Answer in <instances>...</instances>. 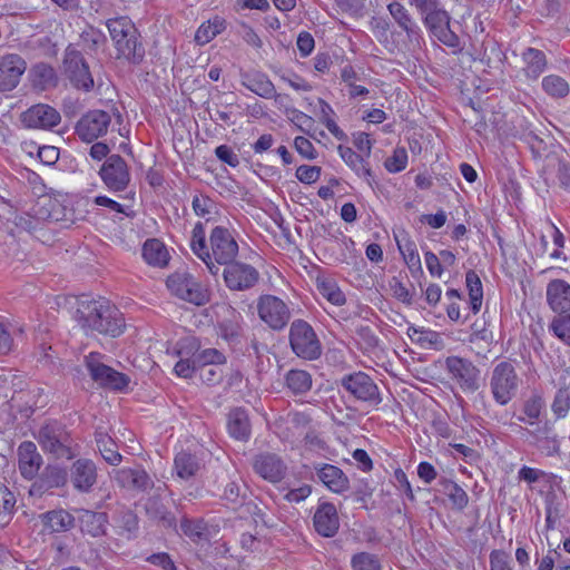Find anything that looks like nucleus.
Instances as JSON below:
<instances>
[{
    "mask_svg": "<svg viewBox=\"0 0 570 570\" xmlns=\"http://www.w3.org/2000/svg\"><path fill=\"white\" fill-rule=\"evenodd\" d=\"M77 320L81 327L96 331L111 337L119 336L125 328L120 311L105 297L83 296L77 308Z\"/></svg>",
    "mask_w": 570,
    "mask_h": 570,
    "instance_id": "f257e3e1",
    "label": "nucleus"
},
{
    "mask_svg": "<svg viewBox=\"0 0 570 570\" xmlns=\"http://www.w3.org/2000/svg\"><path fill=\"white\" fill-rule=\"evenodd\" d=\"M106 24L118 58L139 63L144 59L145 48L138 40V31L131 20L128 17H118L109 19Z\"/></svg>",
    "mask_w": 570,
    "mask_h": 570,
    "instance_id": "f03ea898",
    "label": "nucleus"
},
{
    "mask_svg": "<svg viewBox=\"0 0 570 570\" xmlns=\"http://www.w3.org/2000/svg\"><path fill=\"white\" fill-rule=\"evenodd\" d=\"M209 259H202L209 273L217 276L220 266L234 262L238 255L239 246L234 234L226 227L216 226L209 235Z\"/></svg>",
    "mask_w": 570,
    "mask_h": 570,
    "instance_id": "7ed1b4c3",
    "label": "nucleus"
},
{
    "mask_svg": "<svg viewBox=\"0 0 570 570\" xmlns=\"http://www.w3.org/2000/svg\"><path fill=\"white\" fill-rule=\"evenodd\" d=\"M444 370L452 384L465 394H473L481 387V370L469 358L448 356Z\"/></svg>",
    "mask_w": 570,
    "mask_h": 570,
    "instance_id": "20e7f679",
    "label": "nucleus"
},
{
    "mask_svg": "<svg viewBox=\"0 0 570 570\" xmlns=\"http://www.w3.org/2000/svg\"><path fill=\"white\" fill-rule=\"evenodd\" d=\"M289 345L299 358L314 361L322 354V344L313 327L303 320H295L289 327Z\"/></svg>",
    "mask_w": 570,
    "mask_h": 570,
    "instance_id": "39448f33",
    "label": "nucleus"
},
{
    "mask_svg": "<svg viewBox=\"0 0 570 570\" xmlns=\"http://www.w3.org/2000/svg\"><path fill=\"white\" fill-rule=\"evenodd\" d=\"M338 384L354 400L370 406H379L382 402L377 384L365 372L357 371L345 374L341 377Z\"/></svg>",
    "mask_w": 570,
    "mask_h": 570,
    "instance_id": "423d86ee",
    "label": "nucleus"
},
{
    "mask_svg": "<svg viewBox=\"0 0 570 570\" xmlns=\"http://www.w3.org/2000/svg\"><path fill=\"white\" fill-rule=\"evenodd\" d=\"M519 382L518 373L511 362L498 363L490 377V389L494 401L500 405L508 404L517 394Z\"/></svg>",
    "mask_w": 570,
    "mask_h": 570,
    "instance_id": "0eeeda50",
    "label": "nucleus"
},
{
    "mask_svg": "<svg viewBox=\"0 0 570 570\" xmlns=\"http://www.w3.org/2000/svg\"><path fill=\"white\" fill-rule=\"evenodd\" d=\"M166 285L171 294L197 306L209 302V292L186 271H177L168 276Z\"/></svg>",
    "mask_w": 570,
    "mask_h": 570,
    "instance_id": "6e6552de",
    "label": "nucleus"
},
{
    "mask_svg": "<svg viewBox=\"0 0 570 570\" xmlns=\"http://www.w3.org/2000/svg\"><path fill=\"white\" fill-rule=\"evenodd\" d=\"M101 357L100 353H90L86 356L85 365L90 377L102 387L124 391L130 382L129 376L104 364Z\"/></svg>",
    "mask_w": 570,
    "mask_h": 570,
    "instance_id": "1a4fd4ad",
    "label": "nucleus"
},
{
    "mask_svg": "<svg viewBox=\"0 0 570 570\" xmlns=\"http://www.w3.org/2000/svg\"><path fill=\"white\" fill-rule=\"evenodd\" d=\"M63 71L71 85L83 91L94 88V78L82 53L71 47L66 49L63 58Z\"/></svg>",
    "mask_w": 570,
    "mask_h": 570,
    "instance_id": "9d476101",
    "label": "nucleus"
},
{
    "mask_svg": "<svg viewBox=\"0 0 570 570\" xmlns=\"http://www.w3.org/2000/svg\"><path fill=\"white\" fill-rule=\"evenodd\" d=\"M222 275L226 287L233 292L248 291L259 281V272L253 265L236 261L226 264Z\"/></svg>",
    "mask_w": 570,
    "mask_h": 570,
    "instance_id": "9b49d317",
    "label": "nucleus"
},
{
    "mask_svg": "<svg viewBox=\"0 0 570 570\" xmlns=\"http://www.w3.org/2000/svg\"><path fill=\"white\" fill-rule=\"evenodd\" d=\"M38 442L41 448L57 458H71V440L67 431L58 423L43 425L38 433Z\"/></svg>",
    "mask_w": 570,
    "mask_h": 570,
    "instance_id": "f8f14e48",
    "label": "nucleus"
},
{
    "mask_svg": "<svg viewBox=\"0 0 570 570\" xmlns=\"http://www.w3.org/2000/svg\"><path fill=\"white\" fill-rule=\"evenodd\" d=\"M111 116L104 110H89L77 121L75 132L81 141L92 142L107 134Z\"/></svg>",
    "mask_w": 570,
    "mask_h": 570,
    "instance_id": "ddd939ff",
    "label": "nucleus"
},
{
    "mask_svg": "<svg viewBox=\"0 0 570 570\" xmlns=\"http://www.w3.org/2000/svg\"><path fill=\"white\" fill-rule=\"evenodd\" d=\"M422 21L425 28L436 40L450 48H459L460 39L451 29V16L443 6L430 13H426L422 17Z\"/></svg>",
    "mask_w": 570,
    "mask_h": 570,
    "instance_id": "4468645a",
    "label": "nucleus"
},
{
    "mask_svg": "<svg viewBox=\"0 0 570 570\" xmlns=\"http://www.w3.org/2000/svg\"><path fill=\"white\" fill-rule=\"evenodd\" d=\"M259 318L273 330H282L291 318L287 305L277 296L263 295L257 302Z\"/></svg>",
    "mask_w": 570,
    "mask_h": 570,
    "instance_id": "2eb2a0df",
    "label": "nucleus"
},
{
    "mask_svg": "<svg viewBox=\"0 0 570 570\" xmlns=\"http://www.w3.org/2000/svg\"><path fill=\"white\" fill-rule=\"evenodd\" d=\"M99 175L111 191H122L130 183V173L126 160L120 155L107 157Z\"/></svg>",
    "mask_w": 570,
    "mask_h": 570,
    "instance_id": "dca6fc26",
    "label": "nucleus"
},
{
    "mask_svg": "<svg viewBox=\"0 0 570 570\" xmlns=\"http://www.w3.org/2000/svg\"><path fill=\"white\" fill-rule=\"evenodd\" d=\"M20 120L26 128L50 130L60 124L61 116L56 108L37 104L23 111Z\"/></svg>",
    "mask_w": 570,
    "mask_h": 570,
    "instance_id": "f3484780",
    "label": "nucleus"
},
{
    "mask_svg": "<svg viewBox=\"0 0 570 570\" xmlns=\"http://www.w3.org/2000/svg\"><path fill=\"white\" fill-rule=\"evenodd\" d=\"M386 9L394 24L405 33L409 42L419 45L422 39V29L405 4L401 0H392Z\"/></svg>",
    "mask_w": 570,
    "mask_h": 570,
    "instance_id": "a211bd4d",
    "label": "nucleus"
},
{
    "mask_svg": "<svg viewBox=\"0 0 570 570\" xmlns=\"http://www.w3.org/2000/svg\"><path fill=\"white\" fill-rule=\"evenodd\" d=\"M168 489L167 484H163L156 489V493L149 497L145 502V512L149 520L158 527L167 530H177V518L161 499V492Z\"/></svg>",
    "mask_w": 570,
    "mask_h": 570,
    "instance_id": "6ab92c4d",
    "label": "nucleus"
},
{
    "mask_svg": "<svg viewBox=\"0 0 570 570\" xmlns=\"http://www.w3.org/2000/svg\"><path fill=\"white\" fill-rule=\"evenodd\" d=\"M253 470L262 479L271 483H277L285 478L287 465L279 455L264 452L254 456Z\"/></svg>",
    "mask_w": 570,
    "mask_h": 570,
    "instance_id": "aec40b11",
    "label": "nucleus"
},
{
    "mask_svg": "<svg viewBox=\"0 0 570 570\" xmlns=\"http://www.w3.org/2000/svg\"><path fill=\"white\" fill-rule=\"evenodd\" d=\"M27 69L26 60L18 53L0 57V92L13 90Z\"/></svg>",
    "mask_w": 570,
    "mask_h": 570,
    "instance_id": "412c9836",
    "label": "nucleus"
},
{
    "mask_svg": "<svg viewBox=\"0 0 570 570\" xmlns=\"http://www.w3.org/2000/svg\"><path fill=\"white\" fill-rule=\"evenodd\" d=\"M117 484L129 491L146 492L154 488V481L142 468H122L115 471Z\"/></svg>",
    "mask_w": 570,
    "mask_h": 570,
    "instance_id": "4be33fe9",
    "label": "nucleus"
},
{
    "mask_svg": "<svg viewBox=\"0 0 570 570\" xmlns=\"http://www.w3.org/2000/svg\"><path fill=\"white\" fill-rule=\"evenodd\" d=\"M519 429L530 435L532 438L531 442L547 455H554L559 452L558 436L548 421H538L532 429H523L522 426H519Z\"/></svg>",
    "mask_w": 570,
    "mask_h": 570,
    "instance_id": "5701e85b",
    "label": "nucleus"
},
{
    "mask_svg": "<svg viewBox=\"0 0 570 570\" xmlns=\"http://www.w3.org/2000/svg\"><path fill=\"white\" fill-rule=\"evenodd\" d=\"M313 524L315 531L324 538H333L340 529V518L333 503L322 502L318 504Z\"/></svg>",
    "mask_w": 570,
    "mask_h": 570,
    "instance_id": "b1692460",
    "label": "nucleus"
},
{
    "mask_svg": "<svg viewBox=\"0 0 570 570\" xmlns=\"http://www.w3.org/2000/svg\"><path fill=\"white\" fill-rule=\"evenodd\" d=\"M549 307L558 314L570 313V284L563 279H551L546 289Z\"/></svg>",
    "mask_w": 570,
    "mask_h": 570,
    "instance_id": "393cba45",
    "label": "nucleus"
},
{
    "mask_svg": "<svg viewBox=\"0 0 570 570\" xmlns=\"http://www.w3.org/2000/svg\"><path fill=\"white\" fill-rule=\"evenodd\" d=\"M72 485L80 492H89L97 481L95 463L88 459H78L73 462L70 472Z\"/></svg>",
    "mask_w": 570,
    "mask_h": 570,
    "instance_id": "a878e982",
    "label": "nucleus"
},
{
    "mask_svg": "<svg viewBox=\"0 0 570 570\" xmlns=\"http://www.w3.org/2000/svg\"><path fill=\"white\" fill-rule=\"evenodd\" d=\"M314 469L318 480L332 492L343 493L348 490V479L338 466L322 463L315 464Z\"/></svg>",
    "mask_w": 570,
    "mask_h": 570,
    "instance_id": "bb28decb",
    "label": "nucleus"
},
{
    "mask_svg": "<svg viewBox=\"0 0 570 570\" xmlns=\"http://www.w3.org/2000/svg\"><path fill=\"white\" fill-rule=\"evenodd\" d=\"M19 470L24 479L31 480L41 466L42 459L31 441L22 442L18 448Z\"/></svg>",
    "mask_w": 570,
    "mask_h": 570,
    "instance_id": "cd10ccee",
    "label": "nucleus"
},
{
    "mask_svg": "<svg viewBox=\"0 0 570 570\" xmlns=\"http://www.w3.org/2000/svg\"><path fill=\"white\" fill-rule=\"evenodd\" d=\"M242 85L255 95L272 99L275 96V86L269 77L259 70L240 72Z\"/></svg>",
    "mask_w": 570,
    "mask_h": 570,
    "instance_id": "c85d7f7f",
    "label": "nucleus"
},
{
    "mask_svg": "<svg viewBox=\"0 0 570 570\" xmlns=\"http://www.w3.org/2000/svg\"><path fill=\"white\" fill-rule=\"evenodd\" d=\"M77 519L82 533L92 538L106 534L107 513L81 509L78 511Z\"/></svg>",
    "mask_w": 570,
    "mask_h": 570,
    "instance_id": "c756f323",
    "label": "nucleus"
},
{
    "mask_svg": "<svg viewBox=\"0 0 570 570\" xmlns=\"http://www.w3.org/2000/svg\"><path fill=\"white\" fill-rule=\"evenodd\" d=\"M522 72L530 80H537L547 69L548 60L543 51L529 47L522 55Z\"/></svg>",
    "mask_w": 570,
    "mask_h": 570,
    "instance_id": "7c9ffc66",
    "label": "nucleus"
},
{
    "mask_svg": "<svg viewBox=\"0 0 570 570\" xmlns=\"http://www.w3.org/2000/svg\"><path fill=\"white\" fill-rule=\"evenodd\" d=\"M227 429L232 438L247 441L250 438V422L247 411L243 407L230 410L227 415Z\"/></svg>",
    "mask_w": 570,
    "mask_h": 570,
    "instance_id": "2f4dec72",
    "label": "nucleus"
},
{
    "mask_svg": "<svg viewBox=\"0 0 570 570\" xmlns=\"http://www.w3.org/2000/svg\"><path fill=\"white\" fill-rule=\"evenodd\" d=\"M337 151L343 159V161L357 175L366 178L370 183V178L372 177V170L370 168L367 158L365 155H360L354 151L351 147H346L340 145L337 147Z\"/></svg>",
    "mask_w": 570,
    "mask_h": 570,
    "instance_id": "473e14b6",
    "label": "nucleus"
},
{
    "mask_svg": "<svg viewBox=\"0 0 570 570\" xmlns=\"http://www.w3.org/2000/svg\"><path fill=\"white\" fill-rule=\"evenodd\" d=\"M202 468L200 461L195 454L181 451L174 459V474L181 480H190L196 476Z\"/></svg>",
    "mask_w": 570,
    "mask_h": 570,
    "instance_id": "72a5a7b5",
    "label": "nucleus"
},
{
    "mask_svg": "<svg viewBox=\"0 0 570 570\" xmlns=\"http://www.w3.org/2000/svg\"><path fill=\"white\" fill-rule=\"evenodd\" d=\"M316 288L324 298L335 306H342L346 302L344 293L332 277L318 275L316 277Z\"/></svg>",
    "mask_w": 570,
    "mask_h": 570,
    "instance_id": "f704fd0d",
    "label": "nucleus"
},
{
    "mask_svg": "<svg viewBox=\"0 0 570 570\" xmlns=\"http://www.w3.org/2000/svg\"><path fill=\"white\" fill-rule=\"evenodd\" d=\"M144 259L153 266L164 267L169 261V254L165 245L156 239H147L142 247Z\"/></svg>",
    "mask_w": 570,
    "mask_h": 570,
    "instance_id": "c9c22d12",
    "label": "nucleus"
},
{
    "mask_svg": "<svg viewBox=\"0 0 570 570\" xmlns=\"http://www.w3.org/2000/svg\"><path fill=\"white\" fill-rule=\"evenodd\" d=\"M117 533L130 540L136 537L138 531V517L137 514L127 509L119 510L115 517Z\"/></svg>",
    "mask_w": 570,
    "mask_h": 570,
    "instance_id": "e433bc0d",
    "label": "nucleus"
},
{
    "mask_svg": "<svg viewBox=\"0 0 570 570\" xmlns=\"http://www.w3.org/2000/svg\"><path fill=\"white\" fill-rule=\"evenodd\" d=\"M312 382L311 374L304 370H289L285 375V384L295 395L307 393L312 389Z\"/></svg>",
    "mask_w": 570,
    "mask_h": 570,
    "instance_id": "4c0bfd02",
    "label": "nucleus"
},
{
    "mask_svg": "<svg viewBox=\"0 0 570 570\" xmlns=\"http://www.w3.org/2000/svg\"><path fill=\"white\" fill-rule=\"evenodd\" d=\"M542 90L553 99H563L570 92L569 82L559 75H548L542 78Z\"/></svg>",
    "mask_w": 570,
    "mask_h": 570,
    "instance_id": "58836bf2",
    "label": "nucleus"
},
{
    "mask_svg": "<svg viewBox=\"0 0 570 570\" xmlns=\"http://www.w3.org/2000/svg\"><path fill=\"white\" fill-rule=\"evenodd\" d=\"M31 77L35 87L40 89H48L55 87L57 83V75L55 69L48 63H37L31 69Z\"/></svg>",
    "mask_w": 570,
    "mask_h": 570,
    "instance_id": "ea45409f",
    "label": "nucleus"
},
{
    "mask_svg": "<svg viewBox=\"0 0 570 570\" xmlns=\"http://www.w3.org/2000/svg\"><path fill=\"white\" fill-rule=\"evenodd\" d=\"M465 283L469 289L470 306L474 314H476L482 305L483 288L482 283L475 271L470 269L465 274Z\"/></svg>",
    "mask_w": 570,
    "mask_h": 570,
    "instance_id": "a19ab883",
    "label": "nucleus"
},
{
    "mask_svg": "<svg viewBox=\"0 0 570 570\" xmlns=\"http://www.w3.org/2000/svg\"><path fill=\"white\" fill-rule=\"evenodd\" d=\"M397 248L403 256L405 264L412 274L420 272L422 273L421 258L413 240L405 238L403 240H396Z\"/></svg>",
    "mask_w": 570,
    "mask_h": 570,
    "instance_id": "79ce46f5",
    "label": "nucleus"
},
{
    "mask_svg": "<svg viewBox=\"0 0 570 570\" xmlns=\"http://www.w3.org/2000/svg\"><path fill=\"white\" fill-rule=\"evenodd\" d=\"M225 29V20L215 17L202 23L195 33V41L198 45H206Z\"/></svg>",
    "mask_w": 570,
    "mask_h": 570,
    "instance_id": "37998d69",
    "label": "nucleus"
},
{
    "mask_svg": "<svg viewBox=\"0 0 570 570\" xmlns=\"http://www.w3.org/2000/svg\"><path fill=\"white\" fill-rule=\"evenodd\" d=\"M46 524L52 532H63L73 527L75 518L65 510L49 511L45 515Z\"/></svg>",
    "mask_w": 570,
    "mask_h": 570,
    "instance_id": "c03bdc74",
    "label": "nucleus"
},
{
    "mask_svg": "<svg viewBox=\"0 0 570 570\" xmlns=\"http://www.w3.org/2000/svg\"><path fill=\"white\" fill-rule=\"evenodd\" d=\"M96 441L98 450L107 463L116 466L121 462L122 456L118 452L117 444L111 438L104 434H99Z\"/></svg>",
    "mask_w": 570,
    "mask_h": 570,
    "instance_id": "a18cd8bd",
    "label": "nucleus"
},
{
    "mask_svg": "<svg viewBox=\"0 0 570 570\" xmlns=\"http://www.w3.org/2000/svg\"><path fill=\"white\" fill-rule=\"evenodd\" d=\"M190 248L198 258L209 259V248L206 243L205 227L200 222L196 223L193 228Z\"/></svg>",
    "mask_w": 570,
    "mask_h": 570,
    "instance_id": "49530a36",
    "label": "nucleus"
},
{
    "mask_svg": "<svg viewBox=\"0 0 570 570\" xmlns=\"http://www.w3.org/2000/svg\"><path fill=\"white\" fill-rule=\"evenodd\" d=\"M353 570H382L377 556L368 552L355 553L351 559Z\"/></svg>",
    "mask_w": 570,
    "mask_h": 570,
    "instance_id": "de8ad7c7",
    "label": "nucleus"
},
{
    "mask_svg": "<svg viewBox=\"0 0 570 570\" xmlns=\"http://www.w3.org/2000/svg\"><path fill=\"white\" fill-rule=\"evenodd\" d=\"M193 357L197 367L208 366L209 364H224L226 361L223 353L216 348L196 351L193 353Z\"/></svg>",
    "mask_w": 570,
    "mask_h": 570,
    "instance_id": "09e8293b",
    "label": "nucleus"
},
{
    "mask_svg": "<svg viewBox=\"0 0 570 570\" xmlns=\"http://www.w3.org/2000/svg\"><path fill=\"white\" fill-rule=\"evenodd\" d=\"M16 495L7 485L0 483V518L8 521L16 510Z\"/></svg>",
    "mask_w": 570,
    "mask_h": 570,
    "instance_id": "8fccbe9b",
    "label": "nucleus"
},
{
    "mask_svg": "<svg viewBox=\"0 0 570 570\" xmlns=\"http://www.w3.org/2000/svg\"><path fill=\"white\" fill-rule=\"evenodd\" d=\"M564 314L566 315L563 316L554 317L550 323L549 328L559 340L570 346V314Z\"/></svg>",
    "mask_w": 570,
    "mask_h": 570,
    "instance_id": "3c124183",
    "label": "nucleus"
},
{
    "mask_svg": "<svg viewBox=\"0 0 570 570\" xmlns=\"http://www.w3.org/2000/svg\"><path fill=\"white\" fill-rule=\"evenodd\" d=\"M541 410H542L541 399H539V397L530 399L524 403V406L522 410L523 415L519 416L518 419H519V421L524 422V423L529 424L530 426H533L537 424L535 420L539 419Z\"/></svg>",
    "mask_w": 570,
    "mask_h": 570,
    "instance_id": "603ef678",
    "label": "nucleus"
},
{
    "mask_svg": "<svg viewBox=\"0 0 570 570\" xmlns=\"http://www.w3.org/2000/svg\"><path fill=\"white\" fill-rule=\"evenodd\" d=\"M356 338L360 348L365 353H373L380 345V338L371 331L370 327H361L357 331Z\"/></svg>",
    "mask_w": 570,
    "mask_h": 570,
    "instance_id": "864d4df0",
    "label": "nucleus"
},
{
    "mask_svg": "<svg viewBox=\"0 0 570 570\" xmlns=\"http://www.w3.org/2000/svg\"><path fill=\"white\" fill-rule=\"evenodd\" d=\"M223 364H209L197 368L199 379L207 385H216L223 381Z\"/></svg>",
    "mask_w": 570,
    "mask_h": 570,
    "instance_id": "5fc2aeb1",
    "label": "nucleus"
},
{
    "mask_svg": "<svg viewBox=\"0 0 570 570\" xmlns=\"http://www.w3.org/2000/svg\"><path fill=\"white\" fill-rule=\"evenodd\" d=\"M449 499L459 510H463L469 503L466 492L455 482L449 481L445 485Z\"/></svg>",
    "mask_w": 570,
    "mask_h": 570,
    "instance_id": "6e6d98bb",
    "label": "nucleus"
},
{
    "mask_svg": "<svg viewBox=\"0 0 570 570\" xmlns=\"http://www.w3.org/2000/svg\"><path fill=\"white\" fill-rule=\"evenodd\" d=\"M407 165V153L405 148H396L394 149L391 157H389L384 166L390 173H400L405 169Z\"/></svg>",
    "mask_w": 570,
    "mask_h": 570,
    "instance_id": "4d7b16f0",
    "label": "nucleus"
},
{
    "mask_svg": "<svg viewBox=\"0 0 570 570\" xmlns=\"http://www.w3.org/2000/svg\"><path fill=\"white\" fill-rule=\"evenodd\" d=\"M180 529L185 535L195 540L203 537L205 532V524L202 520L184 517L180 521Z\"/></svg>",
    "mask_w": 570,
    "mask_h": 570,
    "instance_id": "13d9d810",
    "label": "nucleus"
},
{
    "mask_svg": "<svg viewBox=\"0 0 570 570\" xmlns=\"http://www.w3.org/2000/svg\"><path fill=\"white\" fill-rule=\"evenodd\" d=\"M191 207L197 216L206 217L214 212L216 204L208 196L198 194L194 196Z\"/></svg>",
    "mask_w": 570,
    "mask_h": 570,
    "instance_id": "bf43d9fd",
    "label": "nucleus"
},
{
    "mask_svg": "<svg viewBox=\"0 0 570 570\" xmlns=\"http://www.w3.org/2000/svg\"><path fill=\"white\" fill-rule=\"evenodd\" d=\"M321 173L322 169L318 166L301 165L297 167L295 176L301 183L311 185L320 179Z\"/></svg>",
    "mask_w": 570,
    "mask_h": 570,
    "instance_id": "052dcab7",
    "label": "nucleus"
},
{
    "mask_svg": "<svg viewBox=\"0 0 570 570\" xmlns=\"http://www.w3.org/2000/svg\"><path fill=\"white\" fill-rule=\"evenodd\" d=\"M570 410V394L567 390H559L552 403V411L558 417H563Z\"/></svg>",
    "mask_w": 570,
    "mask_h": 570,
    "instance_id": "680f3d73",
    "label": "nucleus"
},
{
    "mask_svg": "<svg viewBox=\"0 0 570 570\" xmlns=\"http://www.w3.org/2000/svg\"><path fill=\"white\" fill-rule=\"evenodd\" d=\"M222 499L227 503H242L243 494L240 485L235 481H227L222 494Z\"/></svg>",
    "mask_w": 570,
    "mask_h": 570,
    "instance_id": "e2e57ef3",
    "label": "nucleus"
},
{
    "mask_svg": "<svg viewBox=\"0 0 570 570\" xmlns=\"http://www.w3.org/2000/svg\"><path fill=\"white\" fill-rule=\"evenodd\" d=\"M197 368L193 356L190 358H180L174 366L177 376L183 379L193 377L197 373Z\"/></svg>",
    "mask_w": 570,
    "mask_h": 570,
    "instance_id": "0e129e2a",
    "label": "nucleus"
},
{
    "mask_svg": "<svg viewBox=\"0 0 570 570\" xmlns=\"http://www.w3.org/2000/svg\"><path fill=\"white\" fill-rule=\"evenodd\" d=\"M390 288L393 293V296L404 303V304H407V305H411L412 304V295L410 293V291L406 288V286L396 277H393L391 281H390Z\"/></svg>",
    "mask_w": 570,
    "mask_h": 570,
    "instance_id": "69168bd1",
    "label": "nucleus"
},
{
    "mask_svg": "<svg viewBox=\"0 0 570 570\" xmlns=\"http://www.w3.org/2000/svg\"><path fill=\"white\" fill-rule=\"evenodd\" d=\"M490 570H512L509 554L502 550H493L490 553Z\"/></svg>",
    "mask_w": 570,
    "mask_h": 570,
    "instance_id": "338daca9",
    "label": "nucleus"
},
{
    "mask_svg": "<svg viewBox=\"0 0 570 570\" xmlns=\"http://www.w3.org/2000/svg\"><path fill=\"white\" fill-rule=\"evenodd\" d=\"M561 557L562 553L558 549L548 550V553L541 559L537 558L535 563L538 564V570H553L556 563L559 566V559Z\"/></svg>",
    "mask_w": 570,
    "mask_h": 570,
    "instance_id": "774afa93",
    "label": "nucleus"
}]
</instances>
